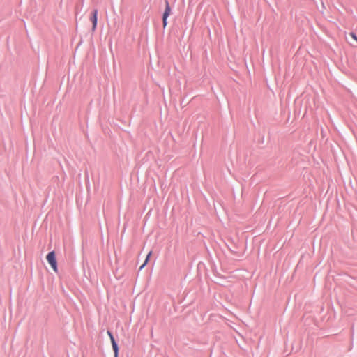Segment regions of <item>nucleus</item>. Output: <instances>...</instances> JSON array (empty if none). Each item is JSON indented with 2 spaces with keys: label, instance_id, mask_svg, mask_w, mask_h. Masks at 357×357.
<instances>
[{
  "label": "nucleus",
  "instance_id": "nucleus-1",
  "mask_svg": "<svg viewBox=\"0 0 357 357\" xmlns=\"http://www.w3.org/2000/svg\"><path fill=\"white\" fill-rule=\"evenodd\" d=\"M47 261L52 268L55 273L58 272L57 262L56 259L55 252L54 251L50 252L46 257Z\"/></svg>",
  "mask_w": 357,
  "mask_h": 357
},
{
  "label": "nucleus",
  "instance_id": "nucleus-2",
  "mask_svg": "<svg viewBox=\"0 0 357 357\" xmlns=\"http://www.w3.org/2000/svg\"><path fill=\"white\" fill-rule=\"evenodd\" d=\"M170 13H171V8L169 6L168 1H166L165 10V12L163 13V17H162V22H163L164 28L167 26V17H169V15H170Z\"/></svg>",
  "mask_w": 357,
  "mask_h": 357
},
{
  "label": "nucleus",
  "instance_id": "nucleus-3",
  "mask_svg": "<svg viewBox=\"0 0 357 357\" xmlns=\"http://www.w3.org/2000/svg\"><path fill=\"white\" fill-rule=\"evenodd\" d=\"M107 334H108V336L110 338V340H111V343H112V349H113V351H114V357H118V354H119V347H118V345L112 334V333L110 331H107Z\"/></svg>",
  "mask_w": 357,
  "mask_h": 357
},
{
  "label": "nucleus",
  "instance_id": "nucleus-4",
  "mask_svg": "<svg viewBox=\"0 0 357 357\" xmlns=\"http://www.w3.org/2000/svg\"><path fill=\"white\" fill-rule=\"evenodd\" d=\"M90 20L92 22V31H94L96 29L97 22H98V10L95 9L91 14Z\"/></svg>",
  "mask_w": 357,
  "mask_h": 357
},
{
  "label": "nucleus",
  "instance_id": "nucleus-5",
  "mask_svg": "<svg viewBox=\"0 0 357 357\" xmlns=\"http://www.w3.org/2000/svg\"><path fill=\"white\" fill-rule=\"evenodd\" d=\"M152 255V251H150L147 255L144 263L140 266L139 269L142 270L149 262V260Z\"/></svg>",
  "mask_w": 357,
  "mask_h": 357
},
{
  "label": "nucleus",
  "instance_id": "nucleus-6",
  "mask_svg": "<svg viewBox=\"0 0 357 357\" xmlns=\"http://www.w3.org/2000/svg\"><path fill=\"white\" fill-rule=\"evenodd\" d=\"M350 36L354 40H356V45L355 46L357 47V36L354 33H350Z\"/></svg>",
  "mask_w": 357,
  "mask_h": 357
}]
</instances>
